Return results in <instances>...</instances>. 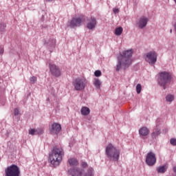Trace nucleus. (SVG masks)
Wrapping results in <instances>:
<instances>
[{"mask_svg":"<svg viewBox=\"0 0 176 176\" xmlns=\"http://www.w3.org/2000/svg\"><path fill=\"white\" fill-rule=\"evenodd\" d=\"M133 56V51L131 50L124 51L122 54H121L118 57V63L116 66V71L119 72L120 69H127L130 65H131V63H133V60H131V57Z\"/></svg>","mask_w":176,"mask_h":176,"instance_id":"nucleus-1","label":"nucleus"},{"mask_svg":"<svg viewBox=\"0 0 176 176\" xmlns=\"http://www.w3.org/2000/svg\"><path fill=\"white\" fill-rule=\"evenodd\" d=\"M64 156V151L63 148L55 146L54 147L52 153L50 155V162L53 166H58Z\"/></svg>","mask_w":176,"mask_h":176,"instance_id":"nucleus-2","label":"nucleus"},{"mask_svg":"<svg viewBox=\"0 0 176 176\" xmlns=\"http://www.w3.org/2000/svg\"><path fill=\"white\" fill-rule=\"evenodd\" d=\"M105 153L110 162H118L119 157H120V150L115 147L112 144H109L107 146Z\"/></svg>","mask_w":176,"mask_h":176,"instance_id":"nucleus-3","label":"nucleus"},{"mask_svg":"<svg viewBox=\"0 0 176 176\" xmlns=\"http://www.w3.org/2000/svg\"><path fill=\"white\" fill-rule=\"evenodd\" d=\"M157 82L158 85L163 87L164 90H166L167 85L171 82V74L167 72L160 73Z\"/></svg>","mask_w":176,"mask_h":176,"instance_id":"nucleus-4","label":"nucleus"},{"mask_svg":"<svg viewBox=\"0 0 176 176\" xmlns=\"http://www.w3.org/2000/svg\"><path fill=\"white\" fill-rule=\"evenodd\" d=\"M75 90L82 91L87 86V79L85 77H78L73 82Z\"/></svg>","mask_w":176,"mask_h":176,"instance_id":"nucleus-5","label":"nucleus"},{"mask_svg":"<svg viewBox=\"0 0 176 176\" xmlns=\"http://www.w3.org/2000/svg\"><path fill=\"white\" fill-rule=\"evenodd\" d=\"M20 168L16 164L8 166L7 168L5 169V176H20Z\"/></svg>","mask_w":176,"mask_h":176,"instance_id":"nucleus-6","label":"nucleus"},{"mask_svg":"<svg viewBox=\"0 0 176 176\" xmlns=\"http://www.w3.org/2000/svg\"><path fill=\"white\" fill-rule=\"evenodd\" d=\"M146 61L151 65H155L157 61V53L155 51H151L146 54Z\"/></svg>","mask_w":176,"mask_h":176,"instance_id":"nucleus-7","label":"nucleus"},{"mask_svg":"<svg viewBox=\"0 0 176 176\" xmlns=\"http://www.w3.org/2000/svg\"><path fill=\"white\" fill-rule=\"evenodd\" d=\"M83 16L74 17L70 21L69 27L71 28H76V27H80V25H82L83 23Z\"/></svg>","mask_w":176,"mask_h":176,"instance_id":"nucleus-8","label":"nucleus"},{"mask_svg":"<svg viewBox=\"0 0 176 176\" xmlns=\"http://www.w3.org/2000/svg\"><path fill=\"white\" fill-rule=\"evenodd\" d=\"M49 67L52 76H54L55 78L61 76V70H60V67H58V66L50 63Z\"/></svg>","mask_w":176,"mask_h":176,"instance_id":"nucleus-9","label":"nucleus"},{"mask_svg":"<svg viewBox=\"0 0 176 176\" xmlns=\"http://www.w3.org/2000/svg\"><path fill=\"white\" fill-rule=\"evenodd\" d=\"M146 163L150 166L156 164V155L153 152H150L147 154L146 157Z\"/></svg>","mask_w":176,"mask_h":176,"instance_id":"nucleus-10","label":"nucleus"},{"mask_svg":"<svg viewBox=\"0 0 176 176\" xmlns=\"http://www.w3.org/2000/svg\"><path fill=\"white\" fill-rule=\"evenodd\" d=\"M50 134H58L61 131V124L54 122L49 129Z\"/></svg>","mask_w":176,"mask_h":176,"instance_id":"nucleus-11","label":"nucleus"},{"mask_svg":"<svg viewBox=\"0 0 176 176\" xmlns=\"http://www.w3.org/2000/svg\"><path fill=\"white\" fill-rule=\"evenodd\" d=\"M96 27H97V19H96L95 17L91 16L87 20V28L91 31H93L96 30Z\"/></svg>","mask_w":176,"mask_h":176,"instance_id":"nucleus-12","label":"nucleus"},{"mask_svg":"<svg viewBox=\"0 0 176 176\" xmlns=\"http://www.w3.org/2000/svg\"><path fill=\"white\" fill-rule=\"evenodd\" d=\"M148 19L146 16H141L138 23H137V26L142 30V28H145L146 27V25L148 24Z\"/></svg>","mask_w":176,"mask_h":176,"instance_id":"nucleus-13","label":"nucleus"},{"mask_svg":"<svg viewBox=\"0 0 176 176\" xmlns=\"http://www.w3.org/2000/svg\"><path fill=\"white\" fill-rule=\"evenodd\" d=\"M83 169H80L79 168H75L73 169H70L69 173L71 174L72 176H83Z\"/></svg>","mask_w":176,"mask_h":176,"instance_id":"nucleus-14","label":"nucleus"},{"mask_svg":"<svg viewBox=\"0 0 176 176\" xmlns=\"http://www.w3.org/2000/svg\"><path fill=\"white\" fill-rule=\"evenodd\" d=\"M149 129H148L146 126H142L139 129V134L142 138H144V137L149 135Z\"/></svg>","mask_w":176,"mask_h":176,"instance_id":"nucleus-15","label":"nucleus"},{"mask_svg":"<svg viewBox=\"0 0 176 176\" xmlns=\"http://www.w3.org/2000/svg\"><path fill=\"white\" fill-rule=\"evenodd\" d=\"M56 42V38H50V40H45L44 45L46 47H54Z\"/></svg>","mask_w":176,"mask_h":176,"instance_id":"nucleus-16","label":"nucleus"},{"mask_svg":"<svg viewBox=\"0 0 176 176\" xmlns=\"http://www.w3.org/2000/svg\"><path fill=\"white\" fill-rule=\"evenodd\" d=\"M29 134H31V135H41V134H43V129L38 128L37 129H30L29 130Z\"/></svg>","mask_w":176,"mask_h":176,"instance_id":"nucleus-17","label":"nucleus"},{"mask_svg":"<svg viewBox=\"0 0 176 176\" xmlns=\"http://www.w3.org/2000/svg\"><path fill=\"white\" fill-rule=\"evenodd\" d=\"M159 135H160V127L156 126L151 133V137L152 138H156V137H158Z\"/></svg>","mask_w":176,"mask_h":176,"instance_id":"nucleus-18","label":"nucleus"},{"mask_svg":"<svg viewBox=\"0 0 176 176\" xmlns=\"http://www.w3.org/2000/svg\"><path fill=\"white\" fill-rule=\"evenodd\" d=\"M68 163L71 167H75L79 164V162L76 158H69L68 160Z\"/></svg>","mask_w":176,"mask_h":176,"instance_id":"nucleus-19","label":"nucleus"},{"mask_svg":"<svg viewBox=\"0 0 176 176\" xmlns=\"http://www.w3.org/2000/svg\"><path fill=\"white\" fill-rule=\"evenodd\" d=\"M157 171L158 174H164L167 171V166L163 165L157 168Z\"/></svg>","mask_w":176,"mask_h":176,"instance_id":"nucleus-20","label":"nucleus"},{"mask_svg":"<svg viewBox=\"0 0 176 176\" xmlns=\"http://www.w3.org/2000/svg\"><path fill=\"white\" fill-rule=\"evenodd\" d=\"M90 113V109L88 107H84L81 109V115H84V116H86Z\"/></svg>","mask_w":176,"mask_h":176,"instance_id":"nucleus-21","label":"nucleus"},{"mask_svg":"<svg viewBox=\"0 0 176 176\" xmlns=\"http://www.w3.org/2000/svg\"><path fill=\"white\" fill-rule=\"evenodd\" d=\"M175 96L173 94H168L166 96V102H173L174 101Z\"/></svg>","mask_w":176,"mask_h":176,"instance_id":"nucleus-22","label":"nucleus"},{"mask_svg":"<svg viewBox=\"0 0 176 176\" xmlns=\"http://www.w3.org/2000/svg\"><path fill=\"white\" fill-rule=\"evenodd\" d=\"M94 85L96 89H100L101 87V81L98 78H95L94 81Z\"/></svg>","mask_w":176,"mask_h":176,"instance_id":"nucleus-23","label":"nucleus"},{"mask_svg":"<svg viewBox=\"0 0 176 176\" xmlns=\"http://www.w3.org/2000/svg\"><path fill=\"white\" fill-rule=\"evenodd\" d=\"M82 176H94V170L89 168L87 171Z\"/></svg>","mask_w":176,"mask_h":176,"instance_id":"nucleus-24","label":"nucleus"},{"mask_svg":"<svg viewBox=\"0 0 176 176\" xmlns=\"http://www.w3.org/2000/svg\"><path fill=\"white\" fill-rule=\"evenodd\" d=\"M122 32H123V28L122 27L117 28L115 30V34L116 35H117V36H120Z\"/></svg>","mask_w":176,"mask_h":176,"instance_id":"nucleus-25","label":"nucleus"},{"mask_svg":"<svg viewBox=\"0 0 176 176\" xmlns=\"http://www.w3.org/2000/svg\"><path fill=\"white\" fill-rule=\"evenodd\" d=\"M6 29V23H0L1 32H5Z\"/></svg>","mask_w":176,"mask_h":176,"instance_id":"nucleus-26","label":"nucleus"},{"mask_svg":"<svg viewBox=\"0 0 176 176\" xmlns=\"http://www.w3.org/2000/svg\"><path fill=\"white\" fill-rule=\"evenodd\" d=\"M141 90H142V86L141 84H138L136 86V91L138 94H140L141 93Z\"/></svg>","mask_w":176,"mask_h":176,"instance_id":"nucleus-27","label":"nucleus"},{"mask_svg":"<svg viewBox=\"0 0 176 176\" xmlns=\"http://www.w3.org/2000/svg\"><path fill=\"white\" fill-rule=\"evenodd\" d=\"M36 80H37L36 77L32 76L30 78V84L35 85V82H36Z\"/></svg>","mask_w":176,"mask_h":176,"instance_id":"nucleus-28","label":"nucleus"},{"mask_svg":"<svg viewBox=\"0 0 176 176\" xmlns=\"http://www.w3.org/2000/svg\"><path fill=\"white\" fill-rule=\"evenodd\" d=\"M14 116H19V115H20V110H19L17 108L14 109Z\"/></svg>","mask_w":176,"mask_h":176,"instance_id":"nucleus-29","label":"nucleus"},{"mask_svg":"<svg viewBox=\"0 0 176 176\" xmlns=\"http://www.w3.org/2000/svg\"><path fill=\"white\" fill-rule=\"evenodd\" d=\"M94 75L95 76H101V71L100 70H96L95 72H94Z\"/></svg>","mask_w":176,"mask_h":176,"instance_id":"nucleus-30","label":"nucleus"},{"mask_svg":"<svg viewBox=\"0 0 176 176\" xmlns=\"http://www.w3.org/2000/svg\"><path fill=\"white\" fill-rule=\"evenodd\" d=\"M170 144H171V145H173L174 146H175V145H176V139L175 138L170 139Z\"/></svg>","mask_w":176,"mask_h":176,"instance_id":"nucleus-31","label":"nucleus"},{"mask_svg":"<svg viewBox=\"0 0 176 176\" xmlns=\"http://www.w3.org/2000/svg\"><path fill=\"white\" fill-rule=\"evenodd\" d=\"M81 167H82V168H86L88 167V165H87V162H82L81 163Z\"/></svg>","mask_w":176,"mask_h":176,"instance_id":"nucleus-32","label":"nucleus"},{"mask_svg":"<svg viewBox=\"0 0 176 176\" xmlns=\"http://www.w3.org/2000/svg\"><path fill=\"white\" fill-rule=\"evenodd\" d=\"M5 50H3V45L0 46V54H3Z\"/></svg>","mask_w":176,"mask_h":176,"instance_id":"nucleus-33","label":"nucleus"},{"mask_svg":"<svg viewBox=\"0 0 176 176\" xmlns=\"http://www.w3.org/2000/svg\"><path fill=\"white\" fill-rule=\"evenodd\" d=\"M113 13H119V9L118 8H113Z\"/></svg>","mask_w":176,"mask_h":176,"instance_id":"nucleus-34","label":"nucleus"},{"mask_svg":"<svg viewBox=\"0 0 176 176\" xmlns=\"http://www.w3.org/2000/svg\"><path fill=\"white\" fill-rule=\"evenodd\" d=\"M53 0H45V2H52Z\"/></svg>","mask_w":176,"mask_h":176,"instance_id":"nucleus-35","label":"nucleus"},{"mask_svg":"<svg viewBox=\"0 0 176 176\" xmlns=\"http://www.w3.org/2000/svg\"><path fill=\"white\" fill-rule=\"evenodd\" d=\"M170 34H173V29H170Z\"/></svg>","mask_w":176,"mask_h":176,"instance_id":"nucleus-36","label":"nucleus"}]
</instances>
